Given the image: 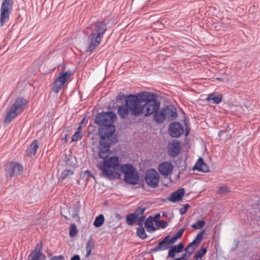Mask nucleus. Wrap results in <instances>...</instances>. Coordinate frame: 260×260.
Masks as SVG:
<instances>
[{
  "instance_id": "nucleus-1",
  "label": "nucleus",
  "mask_w": 260,
  "mask_h": 260,
  "mask_svg": "<svg viewBox=\"0 0 260 260\" xmlns=\"http://www.w3.org/2000/svg\"><path fill=\"white\" fill-rule=\"evenodd\" d=\"M116 119V114L113 111H103L96 115L94 122L100 126L99 128L100 140L98 148L110 150L111 145L117 142V139L112 137L115 132L114 123Z\"/></svg>"
},
{
  "instance_id": "nucleus-2",
  "label": "nucleus",
  "mask_w": 260,
  "mask_h": 260,
  "mask_svg": "<svg viewBox=\"0 0 260 260\" xmlns=\"http://www.w3.org/2000/svg\"><path fill=\"white\" fill-rule=\"evenodd\" d=\"M135 96L139 116L143 113L145 117H148L159 109L161 103L157 94L144 91L135 94Z\"/></svg>"
},
{
  "instance_id": "nucleus-3",
  "label": "nucleus",
  "mask_w": 260,
  "mask_h": 260,
  "mask_svg": "<svg viewBox=\"0 0 260 260\" xmlns=\"http://www.w3.org/2000/svg\"><path fill=\"white\" fill-rule=\"evenodd\" d=\"M98 157L103 159V163L98 165V167L102 171L104 177L112 179L114 171L111 169H117L119 165V158L118 156H109L111 151L110 150L99 148Z\"/></svg>"
},
{
  "instance_id": "nucleus-4",
  "label": "nucleus",
  "mask_w": 260,
  "mask_h": 260,
  "mask_svg": "<svg viewBox=\"0 0 260 260\" xmlns=\"http://www.w3.org/2000/svg\"><path fill=\"white\" fill-rule=\"evenodd\" d=\"M91 32L87 40L88 46L86 52H91L101 43L102 39L107 29V25L105 21H97L90 26Z\"/></svg>"
},
{
  "instance_id": "nucleus-5",
  "label": "nucleus",
  "mask_w": 260,
  "mask_h": 260,
  "mask_svg": "<svg viewBox=\"0 0 260 260\" xmlns=\"http://www.w3.org/2000/svg\"><path fill=\"white\" fill-rule=\"evenodd\" d=\"M117 169H114V174L112 178H119L120 176V173L119 171L124 174V180L129 184L135 185L139 183L140 175L137 172L136 169L130 164H125L119 165Z\"/></svg>"
},
{
  "instance_id": "nucleus-6",
  "label": "nucleus",
  "mask_w": 260,
  "mask_h": 260,
  "mask_svg": "<svg viewBox=\"0 0 260 260\" xmlns=\"http://www.w3.org/2000/svg\"><path fill=\"white\" fill-rule=\"evenodd\" d=\"M139 111L135 94L126 95L124 104L117 107V114L121 119L127 118L129 113L132 116L138 117L139 116Z\"/></svg>"
},
{
  "instance_id": "nucleus-7",
  "label": "nucleus",
  "mask_w": 260,
  "mask_h": 260,
  "mask_svg": "<svg viewBox=\"0 0 260 260\" xmlns=\"http://www.w3.org/2000/svg\"><path fill=\"white\" fill-rule=\"evenodd\" d=\"M27 103L26 100L23 97L19 96L15 99L14 103L7 108L8 112L4 123L9 124L18 114L22 113Z\"/></svg>"
},
{
  "instance_id": "nucleus-8",
  "label": "nucleus",
  "mask_w": 260,
  "mask_h": 260,
  "mask_svg": "<svg viewBox=\"0 0 260 260\" xmlns=\"http://www.w3.org/2000/svg\"><path fill=\"white\" fill-rule=\"evenodd\" d=\"M13 0H3L0 9V26H3L10 20L11 13L13 10Z\"/></svg>"
},
{
  "instance_id": "nucleus-9",
  "label": "nucleus",
  "mask_w": 260,
  "mask_h": 260,
  "mask_svg": "<svg viewBox=\"0 0 260 260\" xmlns=\"http://www.w3.org/2000/svg\"><path fill=\"white\" fill-rule=\"evenodd\" d=\"M5 176L7 179H11L21 175L23 171L22 165L19 162L10 161L5 166Z\"/></svg>"
},
{
  "instance_id": "nucleus-10",
  "label": "nucleus",
  "mask_w": 260,
  "mask_h": 260,
  "mask_svg": "<svg viewBox=\"0 0 260 260\" xmlns=\"http://www.w3.org/2000/svg\"><path fill=\"white\" fill-rule=\"evenodd\" d=\"M159 175L155 169L151 168L148 169L145 175L146 183L152 188H156L159 181Z\"/></svg>"
},
{
  "instance_id": "nucleus-11",
  "label": "nucleus",
  "mask_w": 260,
  "mask_h": 260,
  "mask_svg": "<svg viewBox=\"0 0 260 260\" xmlns=\"http://www.w3.org/2000/svg\"><path fill=\"white\" fill-rule=\"evenodd\" d=\"M184 132L183 125L178 121H172L169 124L168 133L173 138H178Z\"/></svg>"
},
{
  "instance_id": "nucleus-12",
  "label": "nucleus",
  "mask_w": 260,
  "mask_h": 260,
  "mask_svg": "<svg viewBox=\"0 0 260 260\" xmlns=\"http://www.w3.org/2000/svg\"><path fill=\"white\" fill-rule=\"evenodd\" d=\"M170 235L166 236L158 245L150 250V253H155L158 251L165 250L170 248L171 244L169 241Z\"/></svg>"
},
{
  "instance_id": "nucleus-13",
  "label": "nucleus",
  "mask_w": 260,
  "mask_h": 260,
  "mask_svg": "<svg viewBox=\"0 0 260 260\" xmlns=\"http://www.w3.org/2000/svg\"><path fill=\"white\" fill-rule=\"evenodd\" d=\"M173 168V165L171 162L165 161L159 165L158 170L162 176L166 177L172 174Z\"/></svg>"
},
{
  "instance_id": "nucleus-14",
  "label": "nucleus",
  "mask_w": 260,
  "mask_h": 260,
  "mask_svg": "<svg viewBox=\"0 0 260 260\" xmlns=\"http://www.w3.org/2000/svg\"><path fill=\"white\" fill-rule=\"evenodd\" d=\"M185 190L184 188H179L173 192L167 197L168 201L172 203H176L182 200L185 194Z\"/></svg>"
},
{
  "instance_id": "nucleus-15",
  "label": "nucleus",
  "mask_w": 260,
  "mask_h": 260,
  "mask_svg": "<svg viewBox=\"0 0 260 260\" xmlns=\"http://www.w3.org/2000/svg\"><path fill=\"white\" fill-rule=\"evenodd\" d=\"M166 113V119L168 121L175 120L177 117L176 107L173 105H168L165 106Z\"/></svg>"
},
{
  "instance_id": "nucleus-16",
  "label": "nucleus",
  "mask_w": 260,
  "mask_h": 260,
  "mask_svg": "<svg viewBox=\"0 0 260 260\" xmlns=\"http://www.w3.org/2000/svg\"><path fill=\"white\" fill-rule=\"evenodd\" d=\"M193 170H197L198 172L207 173L209 172V167L205 162L202 157H199L198 161L192 168Z\"/></svg>"
},
{
  "instance_id": "nucleus-17",
  "label": "nucleus",
  "mask_w": 260,
  "mask_h": 260,
  "mask_svg": "<svg viewBox=\"0 0 260 260\" xmlns=\"http://www.w3.org/2000/svg\"><path fill=\"white\" fill-rule=\"evenodd\" d=\"M166 114L164 107L160 110L159 109L153 114V120L157 123H162L166 120Z\"/></svg>"
},
{
  "instance_id": "nucleus-18",
  "label": "nucleus",
  "mask_w": 260,
  "mask_h": 260,
  "mask_svg": "<svg viewBox=\"0 0 260 260\" xmlns=\"http://www.w3.org/2000/svg\"><path fill=\"white\" fill-rule=\"evenodd\" d=\"M180 151V142L173 140L169 150V154L173 157H176Z\"/></svg>"
},
{
  "instance_id": "nucleus-19",
  "label": "nucleus",
  "mask_w": 260,
  "mask_h": 260,
  "mask_svg": "<svg viewBox=\"0 0 260 260\" xmlns=\"http://www.w3.org/2000/svg\"><path fill=\"white\" fill-rule=\"evenodd\" d=\"M184 249V246L182 243H179L176 245H171L170 248L168 251V257H170L172 258H174L176 253H180Z\"/></svg>"
},
{
  "instance_id": "nucleus-20",
  "label": "nucleus",
  "mask_w": 260,
  "mask_h": 260,
  "mask_svg": "<svg viewBox=\"0 0 260 260\" xmlns=\"http://www.w3.org/2000/svg\"><path fill=\"white\" fill-rule=\"evenodd\" d=\"M63 161L64 162V166L66 167H70L73 169L78 167L76 157L74 158L71 154L69 155L66 153L64 154Z\"/></svg>"
},
{
  "instance_id": "nucleus-21",
  "label": "nucleus",
  "mask_w": 260,
  "mask_h": 260,
  "mask_svg": "<svg viewBox=\"0 0 260 260\" xmlns=\"http://www.w3.org/2000/svg\"><path fill=\"white\" fill-rule=\"evenodd\" d=\"M222 95L221 94H217L215 92H212L208 95L205 101L212 104H218L222 101Z\"/></svg>"
},
{
  "instance_id": "nucleus-22",
  "label": "nucleus",
  "mask_w": 260,
  "mask_h": 260,
  "mask_svg": "<svg viewBox=\"0 0 260 260\" xmlns=\"http://www.w3.org/2000/svg\"><path fill=\"white\" fill-rule=\"evenodd\" d=\"M38 148L39 145L38 140H34L26 150L25 155L28 156L35 155L36 154V151Z\"/></svg>"
},
{
  "instance_id": "nucleus-23",
  "label": "nucleus",
  "mask_w": 260,
  "mask_h": 260,
  "mask_svg": "<svg viewBox=\"0 0 260 260\" xmlns=\"http://www.w3.org/2000/svg\"><path fill=\"white\" fill-rule=\"evenodd\" d=\"M153 222L154 220L152 219L151 215L149 216L145 221V227L149 233L155 232L157 230V228L153 225Z\"/></svg>"
},
{
  "instance_id": "nucleus-24",
  "label": "nucleus",
  "mask_w": 260,
  "mask_h": 260,
  "mask_svg": "<svg viewBox=\"0 0 260 260\" xmlns=\"http://www.w3.org/2000/svg\"><path fill=\"white\" fill-rule=\"evenodd\" d=\"M71 75L72 73L70 71L66 72L62 71L59 74L58 77L57 78V81H60L61 84L64 85Z\"/></svg>"
},
{
  "instance_id": "nucleus-25",
  "label": "nucleus",
  "mask_w": 260,
  "mask_h": 260,
  "mask_svg": "<svg viewBox=\"0 0 260 260\" xmlns=\"http://www.w3.org/2000/svg\"><path fill=\"white\" fill-rule=\"evenodd\" d=\"M185 230V228H183L178 231V232L174 235L171 238L170 237L169 241L171 245L175 243L178 239H180L182 236Z\"/></svg>"
},
{
  "instance_id": "nucleus-26",
  "label": "nucleus",
  "mask_w": 260,
  "mask_h": 260,
  "mask_svg": "<svg viewBox=\"0 0 260 260\" xmlns=\"http://www.w3.org/2000/svg\"><path fill=\"white\" fill-rule=\"evenodd\" d=\"M133 213H129L126 215V222L128 225L132 226L137 222L138 218Z\"/></svg>"
},
{
  "instance_id": "nucleus-27",
  "label": "nucleus",
  "mask_w": 260,
  "mask_h": 260,
  "mask_svg": "<svg viewBox=\"0 0 260 260\" xmlns=\"http://www.w3.org/2000/svg\"><path fill=\"white\" fill-rule=\"evenodd\" d=\"M104 216L101 214L95 217L93 222V225L96 228H100L104 224Z\"/></svg>"
},
{
  "instance_id": "nucleus-28",
  "label": "nucleus",
  "mask_w": 260,
  "mask_h": 260,
  "mask_svg": "<svg viewBox=\"0 0 260 260\" xmlns=\"http://www.w3.org/2000/svg\"><path fill=\"white\" fill-rule=\"evenodd\" d=\"M74 173V171L70 169H65L63 170L60 175L59 179L61 180L66 179L69 176H71Z\"/></svg>"
},
{
  "instance_id": "nucleus-29",
  "label": "nucleus",
  "mask_w": 260,
  "mask_h": 260,
  "mask_svg": "<svg viewBox=\"0 0 260 260\" xmlns=\"http://www.w3.org/2000/svg\"><path fill=\"white\" fill-rule=\"evenodd\" d=\"M205 232V230H204L200 232H199L196 237L193 240L192 242L195 245V246L198 247L199 244L201 243V241L203 239V235Z\"/></svg>"
},
{
  "instance_id": "nucleus-30",
  "label": "nucleus",
  "mask_w": 260,
  "mask_h": 260,
  "mask_svg": "<svg viewBox=\"0 0 260 260\" xmlns=\"http://www.w3.org/2000/svg\"><path fill=\"white\" fill-rule=\"evenodd\" d=\"M205 232V230H204L200 232H199L196 237L193 240L192 242L195 245V246L198 247L199 244L201 243V241L203 239V235Z\"/></svg>"
},
{
  "instance_id": "nucleus-31",
  "label": "nucleus",
  "mask_w": 260,
  "mask_h": 260,
  "mask_svg": "<svg viewBox=\"0 0 260 260\" xmlns=\"http://www.w3.org/2000/svg\"><path fill=\"white\" fill-rule=\"evenodd\" d=\"M137 235L141 239H145L148 237L143 226L137 228Z\"/></svg>"
},
{
  "instance_id": "nucleus-32",
  "label": "nucleus",
  "mask_w": 260,
  "mask_h": 260,
  "mask_svg": "<svg viewBox=\"0 0 260 260\" xmlns=\"http://www.w3.org/2000/svg\"><path fill=\"white\" fill-rule=\"evenodd\" d=\"M81 206V205L80 201H78L77 202L76 204L75 205V207H74L72 209L73 213L72 215V217L73 218H75L76 217L78 216Z\"/></svg>"
},
{
  "instance_id": "nucleus-33",
  "label": "nucleus",
  "mask_w": 260,
  "mask_h": 260,
  "mask_svg": "<svg viewBox=\"0 0 260 260\" xmlns=\"http://www.w3.org/2000/svg\"><path fill=\"white\" fill-rule=\"evenodd\" d=\"M43 249V243L41 241L39 243L37 244L36 245L35 249L30 253L29 255V257H33L36 254V253L38 252H40L41 253H43L42 251Z\"/></svg>"
},
{
  "instance_id": "nucleus-34",
  "label": "nucleus",
  "mask_w": 260,
  "mask_h": 260,
  "mask_svg": "<svg viewBox=\"0 0 260 260\" xmlns=\"http://www.w3.org/2000/svg\"><path fill=\"white\" fill-rule=\"evenodd\" d=\"M63 85L61 84L60 81H57V78H56L53 83L52 90L55 93H57Z\"/></svg>"
},
{
  "instance_id": "nucleus-35",
  "label": "nucleus",
  "mask_w": 260,
  "mask_h": 260,
  "mask_svg": "<svg viewBox=\"0 0 260 260\" xmlns=\"http://www.w3.org/2000/svg\"><path fill=\"white\" fill-rule=\"evenodd\" d=\"M206 222L203 220H199L197 222L192 224L191 227L196 230L202 229L205 225Z\"/></svg>"
},
{
  "instance_id": "nucleus-36",
  "label": "nucleus",
  "mask_w": 260,
  "mask_h": 260,
  "mask_svg": "<svg viewBox=\"0 0 260 260\" xmlns=\"http://www.w3.org/2000/svg\"><path fill=\"white\" fill-rule=\"evenodd\" d=\"M146 210V207L141 206L137 208L135 211V212L132 213L135 214V216H137V217L138 218V217H140V215H143L144 213Z\"/></svg>"
},
{
  "instance_id": "nucleus-37",
  "label": "nucleus",
  "mask_w": 260,
  "mask_h": 260,
  "mask_svg": "<svg viewBox=\"0 0 260 260\" xmlns=\"http://www.w3.org/2000/svg\"><path fill=\"white\" fill-rule=\"evenodd\" d=\"M196 248L197 246L191 242L187 246L185 251L189 253V255H191Z\"/></svg>"
},
{
  "instance_id": "nucleus-38",
  "label": "nucleus",
  "mask_w": 260,
  "mask_h": 260,
  "mask_svg": "<svg viewBox=\"0 0 260 260\" xmlns=\"http://www.w3.org/2000/svg\"><path fill=\"white\" fill-rule=\"evenodd\" d=\"M78 233V230L75 223L71 224L69 230V235L70 237H74Z\"/></svg>"
},
{
  "instance_id": "nucleus-39",
  "label": "nucleus",
  "mask_w": 260,
  "mask_h": 260,
  "mask_svg": "<svg viewBox=\"0 0 260 260\" xmlns=\"http://www.w3.org/2000/svg\"><path fill=\"white\" fill-rule=\"evenodd\" d=\"M94 246V240L93 239L92 236H91L88 240L86 246V250H92Z\"/></svg>"
},
{
  "instance_id": "nucleus-40",
  "label": "nucleus",
  "mask_w": 260,
  "mask_h": 260,
  "mask_svg": "<svg viewBox=\"0 0 260 260\" xmlns=\"http://www.w3.org/2000/svg\"><path fill=\"white\" fill-rule=\"evenodd\" d=\"M207 247H202L200 249H198L195 253V255L200 256V257H203L204 256L207 251Z\"/></svg>"
},
{
  "instance_id": "nucleus-41",
  "label": "nucleus",
  "mask_w": 260,
  "mask_h": 260,
  "mask_svg": "<svg viewBox=\"0 0 260 260\" xmlns=\"http://www.w3.org/2000/svg\"><path fill=\"white\" fill-rule=\"evenodd\" d=\"M31 260H46V256L43 253L38 252L31 257Z\"/></svg>"
},
{
  "instance_id": "nucleus-42",
  "label": "nucleus",
  "mask_w": 260,
  "mask_h": 260,
  "mask_svg": "<svg viewBox=\"0 0 260 260\" xmlns=\"http://www.w3.org/2000/svg\"><path fill=\"white\" fill-rule=\"evenodd\" d=\"M157 230L159 228L165 229L168 225V222L165 220H160L155 223Z\"/></svg>"
},
{
  "instance_id": "nucleus-43",
  "label": "nucleus",
  "mask_w": 260,
  "mask_h": 260,
  "mask_svg": "<svg viewBox=\"0 0 260 260\" xmlns=\"http://www.w3.org/2000/svg\"><path fill=\"white\" fill-rule=\"evenodd\" d=\"M258 206H260V197L256 196L253 197L251 206L255 207V206L257 207Z\"/></svg>"
},
{
  "instance_id": "nucleus-44",
  "label": "nucleus",
  "mask_w": 260,
  "mask_h": 260,
  "mask_svg": "<svg viewBox=\"0 0 260 260\" xmlns=\"http://www.w3.org/2000/svg\"><path fill=\"white\" fill-rule=\"evenodd\" d=\"M229 192V188L227 187V186L224 185L220 186L218 190V192L219 194H225Z\"/></svg>"
},
{
  "instance_id": "nucleus-45",
  "label": "nucleus",
  "mask_w": 260,
  "mask_h": 260,
  "mask_svg": "<svg viewBox=\"0 0 260 260\" xmlns=\"http://www.w3.org/2000/svg\"><path fill=\"white\" fill-rule=\"evenodd\" d=\"M183 121L185 127V136L187 137L189 134L190 129L188 126V123L187 121V118L185 116L184 117V119Z\"/></svg>"
},
{
  "instance_id": "nucleus-46",
  "label": "nucleus",
  "mask_w": 260,
  "mask_h": 260,
  "mask_svg": "<svg viewBox=\"0 0 260 260\" xmlns=\"http://www.w3.org/2000/svg\"><path fill=\"white\" fill-rule=\"evenodd\" d=\"M145 216L144 215L140 216V217H138L137 220V225H139L138 227H141L143 226V224H144L145 221Z\"/></svg>"
},
{
  "instance_id": "nucleus-47",
  "label": "nucleus",
  "mask_w": 260,
  "mask_h": 260,
  "mask_svg": "<svg viewBox=\"0 0 260 260\" xmlns=\"http://www.w3.org/2000/svg\"><path fill=\"white\" fill-rule=\"evenodd\" d=\"M82 138V134H79L75 132L72 136L71 142L77 141L78 140L81 139Z\"/></svg>"
},
{
  "instance_id": "nucleus-48",
  "label": "nucleus",
  "mask_w": 260,
  "mask_h": 260,
  "mask_svg": "<svg viewBox=\"0 0 260 260\" xmlns=\"http://www.w3.org/2000/svg\"><path fill=\"white\" fill-rule=\"evenodd\" d=\"M190 207V205L189 204H185L184 205V207L183 208H181L179 210V213L181 215H183L185 214L188 209Z\"/></svg>"
},
{
  "instance_id": "nucleus-49",
  "label": "nucleus",
  "mask_w": 260,
  "mask_h": 260,
  "mask_svg": "<svg viewBox=\"0 0 260 260\" xmlns=\"http://www.w3.org/2000/svg\"><path fill=\"white\" fill-rule=\"evenodd\" d=\"M49 260H65L64 256L62 255H54L53 257L50 258Z\"/></svg>"
},
{
  "instance_id": "nucleus-50",
  "label": "nucleus",
  "mask_w": 260,
  "mask_h": 260,
  "mask_svg": "<svg viewBox=\"0 0 260 260\" xmlns=\"http://www.w3.org/2000/svg\"><path fill=\"white\" fill-rule=\"evenodd\" d=\"M84 175H87L88 177H91L95 181V177L93 174H92L90 171L87 170H85L84 173Z\"/></svg>"
},
{
  "instance_id": "nucleus-51",
  "label": "nucleus",
  "mask_w": 260,
  "mask_h": 260,
  "mask_svg": "<svg viewBox=\"0 0 260 260\" xmlns=\"http://www.w3.org/2000/svg\"><path fill=\"white\" fill-rule=\"evenodd\" d=\"M190 255H189V253H187V252H186L185 251V253H183L182 256L179 257L181 260H188Z\"/></svg>"
},
{
  "instance_id": "nucleus-52",
  "label": "nucleus",
  "mask_w": 260,
  "mask_h": 260,
  "mask_svg": "<svg viewBox=\"0 0 260 260\" xmlns=\"http://www.w3.org/2000/svg\"><path fill=\"white\" fill-rule=\"evenodd\" d=\"M125 96L124 93L120 92L116 97V100L121 101L123 98L125 99Z\"/></svg>"
},
{
  "instance_id": "nucleus-53",
  "label": "nucleus",
  "mask_w": 260,
  "mask_h": 260,
  "mask_svg": "<svg viewBox=\"0 0 260 260\" xmlns=\"http://www.w3.org/2000/svg\"><path fill=\"white\" fill-rule=\"evenodd\" d=\"M160 217V215L159 213L156 214L154 217H152V219L154 220V221L155 222V223L156 222L158 221L159 220V218Z\"/></svg>"
},
{
  "instance_id": "nucleus-54",
  "label": "nucleus",
  "mask_w": 260,
  "mask_h": 260,
  "mask_svg": "<svg viewBox=\"0 0 260 260\" xmlns=\"http://www.w3.org/2000/svg\"><path fill=\"white\" fill-rule=\"evenodd\" d=\"M70 260H81L80 257L78 254L74 255L71 258Z\"/></svg>"
},
{
  "instance_id": "nucleus-55",
  "label": "nucleus",
  "mask_w": 260,
  "mask_h": 260,
  "mask_svg": "<svg viewBox=\"0 0 260 260\" xmlns=\"http://www.w3.org/2000/svg\"><path fill=\"white\" fill-rule=\"evenodd\" d=\"M138 184L140 185L142 188H144V187H145L144 180L143 179L140 180L139 179V183H138Z\"/></svg>"
},
{
  "instance_id": "nucleus-56",
  "label": "nucleus",
  "mask_w": 260,
  "mask_h": 260,
  "mask_svg": "<svg viewBox=\"0 0 260 260\" xmlns=\"http://www.w3.org/2000/svg\"><path fill=\"white\" fill-rule=\"evenodd\" d=\"M87 122V120H86V117H84L79 123L80 125L82 126L83 124L85 125V123Z\"/></svg>"
},
{
  "instance_id": "nucleus-57",
  "label": "nucleus",
  "mask_w": 260,
  "mask_h": 260,
  "mask_svg": "<svg viewBox=\"0 0 260 260\" xmlns=\"http://www.w3.org/2000/svg\"><path fill=\"white\" fill-rule=\"evenodd\" d=\"M82 127V126L79 125V126L77 128L76 132H77L79 134H82V131H81Z\"/></svg>"
},
{
  "instance_id": "nucleus-58",
  "label": "nucleus",
  "mask_w": 260,
  "mask_h": 260,
  "mask_svg": "<svg viewBox=\"0 0 260 260\" xmlns=\"http://www.w3.org/2000/svg\"><path fill=\"white\" fill-rule=\"evenodd\" d=\"M86 250V253L85 254V257H88L91 254L92 250Z\"/></svg>"
},
{
  "instance_id": "nucleus-59",
  "label": "nucleus",
  "mask_w": 260,
  "mask_h": 260,
  "mask_svg": "<svg viewBox=\"0 0 260 260\" xmlns=\"http://www.w3.org/2000/svg\"><path fill=\"white\" fill-rule=\"evenodd\" d=\"M69 136V134L67 133V134H66L64 135V137L62 138V140L63 141H64L65 142H67V140H68V137Z\"/></svg>"
},
{
  "instance_id": "nucleus-60",
  "label": "nucleus",
  "mask_w": 260,
  "mask_h": 260,
  "mask_svg": "<svg viewBox=\"0 0 260 260\" xmlns=\"http://www.w3.org/2000/svg\"><path fill=\"white\" fill-rule=\"evenodd\" d=\"M194 260H202V257L198 256L194 254Z\"/></svg>"
},
{
  "instance_id": "nucleus-61",
  "label": "nucleus",
  "mask_w": 260,
  "mask_h": 260,
  "mask_svg": "<svg viewBox=\"0 0 260 260\" xmlns=\"http://www.w3.org/2000/svg\"><path fill=\"white\" fill-rule=\"evenodd\" d=\"M162 217H168V214H167V212H164L162 213Z\"/></svg>"
},
{
  "instance_id": "nucleus-62",
  "label": "nucleus",
  "mask_w": 260,
  "mask_h": 260,
  "mask_svg": "<svg viewBox=\"0 0 260 260\" xmlns=\"http://www.w3.org/2000/svg\"><path fill=\"white\" fill-rule=\"evenodd\" d=\"M168 200L167 198L166 199H160V201L162 202H165Z\"/></svg>"
},
{
  "instance_id": "nucleus-63",
  "label": "nucleus",
  "mask_w": 260,
  "mask_h": 260,
  "mask_svg": "<svg viewBox=\"0 0 260 260\" xmlns=\"http://www.w3.org/2000/svg\"><path fill=\"white\" fill-rule=\"evenodd\" d=\"M48 257H50V258L52 257H53V256L52 255V254L51 253H48Z\"/></svg>"
},
{
  "instance_id": "nucleus-64",
  "label": "nucleus",
  "mask_w": 260,
  "mask_h": 260,
  "mask_svg": "<svg viewBox=\"0 0 260 260\" xmlns=\"http://www.w3.org/2000/svg\"><path fill=\"white\" fill-rule=\"evenodd\" d=\"M174 260H181V259L179 257H178V258H174Z\"/></svg>"
}]
</instances>
